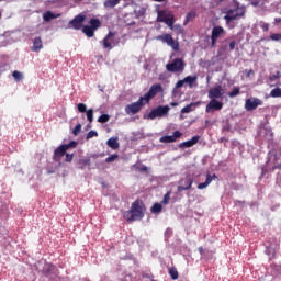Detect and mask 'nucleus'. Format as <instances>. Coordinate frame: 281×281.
<instances>
[{
  "label": "nucleus",
  "mask_w": 281,
  "mask_h": 281,
  "mask_svg": "<svg viewBox=\"0 0 281 281\" xmlns=\"http://www.w3.org/2000/svg\"><path fill=\"white\" fill-rule=\"evenodd\" d=\"M82 32L88 36V38H93L95 35V30L89 25L83 26Z\"/></svg>",
  "instance_id": "25"
},
{
  "label": "nucleus",
  "mask_w": 281,
  "mask_h": 281,
  "mask_svg": "<svg viewBox=\"0 0 281 281\" xmlns=\"http://www.w3.org/2000/svg\"><path fill=\"white\" fill-rule=\"evenodd\" d=\"M64 147H66V150H69V148H76L78 146V142L71 140L68 144H63Z\"/></svg>",
  "instance_id": "39"
},
{
  "label": "nucleus",
  "mask_w": 281,
  "mask_h": 281,
  "mask_svg": "<svg viewBox=\"0 0 281 281\" xmlns=\"http://www.w3.org/2000/svg\"><path fill=\"white\" fill-rule=\"evenodd\" d=\"M169 29L176 32V34H183V27L180 24H172Z\"/></svg>",
  "instance_id": "31"
},
{
  "label": "nucleus",
  "mask_w": 281,
  "mask_h": 281,
  "mask_svg": "<svg viewBox=\"0 0 281 281\" xmlns=\"http://www.w3.org/2000/svg\"><path fill=\"white\" fill-rule=\"evenodd\" d=\"M240 16H245V12L238 13L236 10H228L224 20L226 23H232V21H236V19H240Z\"/></svg>",
  "instance_id": "17"
},
{
  "label": "nucleus",
  "mask_w": 281,
  "mask_h": 281,
  "mask_svg": "<svg viewBox=\"0 0 281 281\" xmlns=\"http://www.w3.org/2000/svg\"><path fill=\"white\" fill-rule=\"evenodd\" d=\"M281 168V156L274 153H268V159L266 161V167H262V175L267 172H273V170H280Z\"/></svg>",
  "instance_id": "2"
},
{
  "label": "nucleus",
  "mask_w": 281,
  "mask_h": 281,
  "mask_svg": "<svg viewBox=\"0 0 281 281\" xmlns=\"http://www.w3.org/2000/svg\"><path fill=\"white\" fill-rule=\"evenodd\" d=\"M144 212H146V206L142 200H135L132 203L131 210L123 213V218L133 223V221H142L144 218Z\"/></svg>",
  "instance_id": "1"
},
{
  "label": "nucleus",
  "mask_w": 281,
  "mask_h": 281,
  "mask_svg": "<svg viewBox=\"0 0 281 281\" xmlns=\"http://www.w3.org/2000/svg\"><path fill=\"white\" fill-rule=\"evenodd\" d=\"M128 26L133 25V24H127Z\"/></svg>",
  "instance_id": "60"
},
{
  "label": "nucleus",
  "mask_w": 281,
  "mask_h": 281,
  "mask_svg": "<svg viewBox=\"0 0 281 281\" xmlns=\"http://www.w3.org/2000/svg\"><path fill=\"white\" fill-rule=\"evenodd\" d=\"M43 47V40L41 37H35L33 41L32 52H38Z\"/></svg>",
  "instance_id": "23"
},
{
  "label": "nucleus",
  "mask_w": 281,
  "mask_h": 281,
  "mask_svg": "<svg viewBox=\"0 0 281 281\" xmlns=\"http://www.w3.org/2000/svg\"><path fill=\"white\" fill-rule=\"evenodd\" d=\"M157 93H164V87H161V83L153 85L148 92L145 93L142 98L145 99L146 104H148V102H150V100H153Z\"/></svg>",
  "instance_id": "7"
},
{
  "label": "nucleus",
  "mask_w": 281,
  "mask_h": 281,
  "mask_svg": "<svg viewBox=\"0 0 281 281\" xmlns=\"http://www.w3.org/2000/svg\"><path fill=\"white\" fill-rule=\"evenodd\" d=\"M109 148H112V150H117L120 148V143L117 142V137H111L106 142Z\"/></svg>",
  "instance_id": "24"
},
{
  "label": "nucleus",
  "mask_w": 281,
  "mask_h": 281,
  "mask_svg": "<svg viewBox=\"0 0 281 281\" xmlns=\"http://www.w3.org/2000/svg\"><path fill=\"white\" fill-rule=\"evenodd\" d=\"M247 77L249 78V76L254 75V70H246Z\"/></svg>",
  "instance_id": "52"
},
{
  "label": "nucleus",
  "mask_w": 281,
  "mask_h": 281,
  "mask_svg": "<svg viewBox=\"0 0 281 281\" xmlns=\"http://www.w3.org/2000/svg\"><path fill=\"white\" fill-rule=\"evenodd\" d=\"M223 109V102L216 100V99H211V101L207 103L205 108L206 113H214V111H221Z\"/></svg>",
  "instance_id": "13"
},
{
  "label": "nucleus",
  "mask_w": 281,
  "mask_h": 281,
  "mask_svg": "<svg viewBox=\"0 0 281 281\" xmlns=\"http://www.w3.org/2000/svg\"><path fill=\"white\" fill-rule=\"evenodd\" d=\"M42 273L45 278H48L49 281H54L58 278V269L52 263H45Z\"/></svg>",
  "instance_id": "5"
},
{
  "label": "nucleus",
  "mask_w": 281,
  "mask_h": 281,
  "mask_svg": "<svg viewBox=\"0 0 281 281\" xmlns=\"http://www.w3.org/2000/svg\"><path fill=\"white\" fill-rule=\"evenodd\" d=\"M180 183L183 184L178 186V192H183L184 190H190L192 188V183H194V180H192L190 176H187L180 181Z\"/></svg>",
  "instance_id": "18"
},
{
  "label": "nucleus",
  "mask_w": 281,
  "mask_h": 281,
  "mask_svg": "<svg viewBox=\"0 0 281 281\" xmlns=\"http://www.w3.org/2000/svg\"><path fill=\"white\" fill-rule=\"evenodd\" d=\"M89 24L90 27H93L94 31L102 26V22H100L99 19H90Z\"/></svg>",
  "instance_id": "28"
},
{
  "label": "nucleus",
  "mask_w": 281,
  "mask_h": 281,
  "mask_svg": "<svg viewBox=\"0 0 281 281\" xmlns=\"http://www.w3.org/2000/svg\"><path fill=\"white\" fill-rule=\"evenodd\" d=\"M181 135H183L181 132L175 131L173 135H171V136H169V135L162 136V137L159 138V142L161 144H172V143L177 142V139H179V137H181Z\"/></svg>",
  "instance_id": "15"
},
{
  "label": "nucleus",
  "mask_w": 281,
  "mask_h": 281,
  "mask_svg": "<svg viewBox=\"0 0 281 281\" xmlns=\"http://www.w3.org/2000/svg\"><path fill=\"white\" fill-rule=\"evenodd\" d=\"M53 19H56V15H54V13H52V11H47L43 14V20L46 22H49Z\"/></svg>",
  "instance_id": "33"
},
{
  "label": "nucleus",
  "mask_w": 281,
  "mask_h": 281,
  "mask_svg": "<svg viewBox=\"0 0 281 281\" xmlns=\"http://www.w3.org/2000/svg\"><path fill=\"white\" fill-rule=\"evenodd\" d=\"M79 113H87V105L85 103L77 104Z\"/></svg>",
  "instance_id": "43"
},
{
  "label": "nucleus",
  "mask_w": 281,
  "mask_h": 281,
  "mask_svg": "<svg viewBox=\"0 0 281 281\" xmlns=\"http://www.w3.org/2000/svg\"><path fill=\"white\" fill-rule=\"evenodd\" d=\"M170 106L168 105H159L156 109H153L148 114L147 119L148 120H155L157 117H164L167 113H169Z\"/></svg>",
  "instance_id": "6"
},
{
  "label": "nucleus",
  "mask_w": 281,
  "mask_h": 281,
  "mask_svg": "<svg viewBox=\"0 0 281 281\" xmlns=\"http://www.w3.org/2000/svg\"><path fill=\"white\" fill-rule=\"evenodd\" d=\"M66 155H67V149L65 145H60L54 150L53 159L57 161V164H60L63 157H65Z\"/></svg>",
  "instance_id": "16"
},
{
  "label": "nucleus",
  "mask_w": 281,
  "mask_h": 281,
  "mask_svg": "<svg viewBox=\"0 0 281 281\" xmlns=\"http://www.w3.org/2000/svg\"><path fill=\"white\" fill-rule=\"evenodd\" d=\"M120 4V0H105L103 5L104 8H110V9H113L115 8V5H119Z\"/></svg>",
  "instance_id": "27"
},
{
  "label": "nucleus",
  "mask_w": 281,
  "mask_h": 281,
  "mask_svg": "<svg viewBox=\"0 0 281 281\" xmlns=\"http://www.w3.org/2000/svg\"><path fill=\"white\" fill-rule=\"evenodd\" d=\"M144 102L145 99L140 97L137 102L127 104L125 106V113H127V115H137V113H139V111H142L144 108Z\"/></svg>",
  "instance_id": "4"
},
{
  "label": "nucleus",
  "mask_w": 281,
  "mask_h": 281,
  "mask_svg": "<svg viewBox=\"0 0 281 281\" xmlns=\"http://www.w3.org/2000/svg\"><path fill=\"white\" fill-rule=\"evenodd\" d=\"M223 86L217 85L214 88L209 90V99L210 100H218V98H223L224 94Z\"/></svg>",
  "instance_id": "12"
},
{
  "label": "nucleus",
  "mask_w": 281,
  "mask_h": 281,
  "mask_svg": "<svg viewBox=\"0 0 281 281\" xmlns=\"http://www.w3.org/2000/svg\"><path fill=\"white\" fill-rule=\"evenodd\" d=\"M92 137H98V132L95 131L88 132L86 139H92Z\"/></svg>",
  "instance_id": "46"
},
{
  "label": "nucleus",
  "mask_w": 281,
  "mask_h": 281,
  "mask_svg": "<svg viewBox=\"0 0 281 281\" xmlns=\"http://www.w3.org/2000/svg\"><path fill=\"white\" fill-rule=\"evenodd\" d=\"M115 36V33L109 32V34L103 38V47L104 49H113V46L111 45V38Z\"/></svg>",
  "instance_id": "21"
},
{
  "label": "nucleus",
  "mask_w": 281,
  "mask_h": 281,
  "mask_svg": "<svg viewBox=\"0 0 281 281\" xmlns=\"http://www.w3.org/2000/svg\"><path fill=\"white\" fill-rule=\"evenodd\" d=\"M220 2L224 1V0H218Z\"/></svg>",
  "instance_id": "59"
},
{
  "label": "nucleus",
  "mask_w": 281,
  "mask_h": 281,
  "mask_svg": "<svg viewBox=\"0 0 281 281\" xmlns=\"http://www.w3.org/2000/svg\"><path fill=\"white\" fill-rule=\"evenodd\" d=\"M270 98H281V89L274 88L270 92Z\"/></svg>",
  "instance_id": "36"
},
{
  "label": "nucleus",
  "mask_w": 281,
  "mask_h": 281,
  "mask_svg": "<svg viewBox=\"0 0 281 281\" xmlns=\"http://www.w3.org/2000/svg\"><path fill=\"white\" fill-rule=\"evenodd\" d=\"M223 34H225V29H223V26H214L212 29V33H211L212 47L216 46L218 38H221V36H223Z\"/></svg>",
  "instance_id": "10"
},
{
  "label": "nucleus",
  "mask_w": 281,
  "mask_h": 281,
  "mask_svg": "<svg viewBox=\"0 0 281 281\" xmlns=\"http://www.w3.org/2000/svg\"><path fill=\"white\" fill-rule=\"evenodd\" d=\"M271 41H281V34L280 33H272L270 34Z\"/></svg>",
  "instance_id": "45"
},
{
  "label": "nucleus",
  "mask_w": 281,
  "mask_h": 281,
  "mask_svg": "<svg viewBox=\"0 0 281 281\" xmlns=\"http://www.w3.org/2000/svg\"><path fill=\"white\" fill-rule=\"evenodd\" d=\"M170 194L171 192L168 191L165 195H164V199L161 201L162 205H168V203H170Z\"/></svg>",
  "instance_id": "41"
},
{
  "label": "nucleus",
  "mask_w": 281,
  "mask_h": 281,
  "mask_svg": "<svg viewBox=\"0 0 281 281\" xmlns=\"http://www.w3.org/2000/svg\"><path fill=\"white\" fill-rule=\"evenodd\" d=\"M155 1L162 2V1H166V0H155Z\"/></svg>",
  "instance_id": "57"
},
{
  "label": "nucleus",
  "mask_w": 281,
  "mask_h": 281,
  "mask_svg": "<svg viewBox=\"0 0 281 281\" xmlns=\"http://www.w3.org/2000/svg\"><path fill=\"white\" fill-rule=\"evenodd\" d=\"M259 27L262 30V32H267L270 27L269 23L261 22L259 24Z\"/></svg>",
  "instance_id": "48"
},
{
  "label": "nucleus",
  "mask_w": 281,
  "mask_h": 281,
  "mask_svg": "<svg viewBox=\"0 0 281 281\" xmlns=\"http://www.w3.org/2000/svg\"><path fill=\"white\" fill-rule=\"evenodd\" d=\"M183 80L184 85H189V87H192L194 82H196V76H187Z\"/></svg>",
  "instance_id": "29"
},
{
  "label": "nucleus",
  "mask_w": 281,
  "mask_h": 281,
  "mask_svg": "<svg viewBox=\"0 0 281 281\" xmlns=\"http://www.w3.org/2000/svg\"><path fill=\"white\" fill-rule=\"evenodd\" d=\"M80 131H82V125L81 124H77L74 127L72 133H74V135H78L80 133Z\"/></svg>",
  "instance_id": "47"
},
{
  "label": "nucleus",
  "mask_w": 281,
  "mask_h": 281,
  "mask_svg": "<svg viewBox=\"0 0 281 281\" xmlns=\"http://www.w3.org/2000/svg\"><path fill=\"white\" fill-rule=\"evenodd\" d=\"M262 106V100L255 98V99H247L245 102L246 111H256L257 108Z\"/></svg>",
  "instance_id": "14"
},
{
  "label": "nucleus",
  "mask_w": 281,
  "mask_h": 281,
  "mask_svg": "<svg viewBox=\"0 0 281 281\" xmlns=\"http://www.w3.org/2000/svg\"><path fill=\"white\" fill-rule=\"evenodd\" d=\"M166 69L167 71H170V74H183L186 63H183V59L181 58H176L172 63L166 65Z\"/></svg>",
  "instance_id": "3"
},
{
  "label": "nucleus",
  "mask_w": 281,
  "mask_h": 281,
  "mask_svg": "<svg viewBox=\"0 0 281 281\" xmlns=\"http://www.w3.org/2000/svg\"><path fill=\"white\" fill-rule=\"evenodd\" d=\"M64 156H66L65 161L67 164H71V161H74V154H67L66 153V155H64Z\"/></svg>",
  "instance_id": "49"
},
{
  "label": "nucleus",
  "mask_w": 281,
  "mask_h": 281,
  "mask_svg": "<svg viewBox=\"0 0 281 281\" xmlns=\"http://www.w3.org/2000/svg\"><path fill=\"white\" fill-rule=\"evenodd\" d=\"M201 136H193L190 140L182 142L179 144V148H192L195 144H199Z\"/></svg>",
  "instance_id": "19"
},
{
  "label": "nucleus",
  "mask_w": 281,
  "mask_h": 281,
  "mask_svg": "<svg viewBox=\"0 0 281 281\" xmlns=\"http://www.w3.org/2000/svg\"><path fill=\"white\" fill-rule=\"evenodd\" d=\"M161 210H164V206H161V204L159 203H155L153 206H151V212L154 214H159V212H161Z\"/></svg>",
  "instance_id": "37"
},
{
  "label": "nucleus",
  "mask_w": 281,
  "mask_h": 281,
  "mask_svg": "<svg viewBox=\"0 0 281 281\" xmlns=\"http://www.w3.org/2000/svg\"><path fill=\"white\" fill-rule=\"evenodd\" d=\"M12 76L16 82H21V80H23V74H21L19 70L13 71Z\"/></svg>",
  "instance_id": "38"
},
{
  "label": "nucleus",
  "mask_w": 281,
  "mask_h": 281,
  "mask_svg": "<svg viewBox=\"0 0 281 281\" xmlns=\"http://www.w3.org/2000/svg\"><path fill=\"white\" fill-rule=\"evenodd\" d=\"M196 105H199V102H196V103H190V104H188L187 106H184V108H182L181 109V113H192V106H196Z\"/></svg>",
  "instance_id": "32"
},
{
  "label": "nucleus",
  "mask_w": 281,
  "mask_h": 281,
  "mask_svg": "<svg viewBox=\"0 0 281 281\" xmlns=\"http://www.w3.org/2000/svg\"><path fill=\"white\" fill-rule=\"evenodd\" d=\"M157 41L166 43L170 48L173 49V52H179V42H175V38L170 34L166 33L158 35Z\"/></svg>",
  "instance_id": "8"
},
{
  "label": "nucleus",
  "mask_w": 281,
  "mask_h": 281,
  "mask_svg": "<svg viewBox=\"0 0 281 281\" xmlns=\"http://www.w3.org/2000/svg\"><path fill=\"white\" fill-rule=\"evenodd\" d=\"M236 95H240V88L234 87L231 92H228V98H236Z\"/></svg>",
  "instance_id": "34"
},
{
  "label": "nucleus",
  "mask_w": 281,
  "mask_h": 281,
  "mask_svg": "<svg viewBox=\"0 0 281 281\" xmlns=\"http://www.w3.org/2000/svg\"><path fill=\"white\" fill-rule=\"evenodd\" d=\"M229 49H231V52H234V49H236V41H232L229 43Z\"/></svg>",
  "instance_id": "51"
},
{
  "label": "nucleus",
  "mask_w": 281,
  "mask_h": 281,
  "mask_svg": "<svg viewBox=\"0 0 281 281\" xmlns=\"http://www.w3.org/2000/svg\"><path fill=\"white\" fill-rule=\"evenodd\" d=\"M274 23H281V18H276Z\"/></svg>",
  "instance_id": "53"
},
{
  "label": "nucleus",
  "mask_w": 281,
  "mask_h": 281,
  "mask_svg": "<svg viewBox=\"0 0 281 281\" xmlns=\"http://www.w3.org/2000/svg\"><path fill=\"white\" fill-rule=\"evenodd\" d=\"M119 155L117 154H113L111 156H109L108 158H105V164H113V161H115V159H119Z\"/></svg>",
  "instance_id": "40"
},
{
  "label": "nucleus",
  "mask_w": 281,
  "mask_h": 281,
  "mask_svg": "<svg viewBox=\"0 0 281 281\" xmlns=\"http://www.w3.org/2000/svg\"><path fill=\"white\" fill-rule=\"evenodd\" d=\"M143 170H146V167H144Z\"/></svg>",
  "instance_id": "58"
},
{
  "label": "nucleus",
  "mask_w": 281,
  "mask_h": 281,
  "mask_svg": "<svg viewBox=\"0 0 281 281\" xmlns=\"http://www.w3.org/2000/svg\"><path fill=\"white\" fill-rule=\"evenodd\" d=\"M87 166H91V158H81L77 161V168L79 170H85Z\"/></svg>",
  "instance_id": "22"
},
{
  "label": "nucleus",
  "mask_w": 281,
  "mask_h": 281,
  "mask_svg": "<svg viewBox=\"0 0 281 281\" xmlns=\"http://www.w3.org/2000/svg\"><path fill=\"white\" fill-rule=\"evenodd\" d=\"M217 178L218 177H216V173H214L213 176L207 173L205 182H201L198 184V190H205V188H207V186H210V183H212V180L217 179Z\"/></svg>",
  "instance_id": "20"
},
{
  "label": "nucleus",
  "mask_w": 281,
  "mask_h": 281,
  "mask_svg": "<svg viewBox=\"0 0 281 281\" xmlns=\"http://www.w3.org/2000/svg\"><path fill=\"white\" fill-rule=\"evenodd\" d=\"M87 15L79 14L69 22V25L72 27V30H82V24L85 23Z\"/></svg>",
  "instance_id": "11"
},
{
  "label": "nucleus",
  "mask_w": 281,
  "mask_h": 281,
  "mask_svg": "<svg viewBox=\"0 0 281 281\" xmlns=\"http://www.w3.org/2000/svg\"><path fill=\"white\" fill-rule=\"evenodd\" d=\"M177 104H178V103L173 102V103H171V106H177Z\"/></svg>",
  "instance_id": "55"
},
{
  "label": "nucleus",
  "mask_w": 281,
  "mask_h": 281,
  "mask_svg": "<svg viewBox=\"0 0 281 281\" xmlns=\"http://www.w3.org/2000/svg\"><path fill=\"white\" fill-rule=\"evenodd\" d=\"M157 21L159 23H166L168 27H172L175 25V15L172 13H166V11H159Z\"/></svg>",
  "instance_id": "9"
},
{
  "label": "nucleus",
  "mask_w": 281,
  "mask_h": 281,
  "mask_svg": "<svg viewBox=\"0 0 281 281\" xmlns=\"http://www.w3.org/2000/svg\"><path fill=\"white\" fill-rule=\"evenodd\" d=\"M280 78H281V74H280V71H277V74L271 75L269 77V80H270V82H274V80H280Z\"/></svg>",
  "instance_id": "42"
},
{
  "label": "nucleus",
  "mask_w": 281,
  "mask_h": 281,
  "mask_svg": "<svg viewBox=\"0 0 281 281\" xmlns=\"http://www.w3.org/2000/svg\"><path fill=\"white\" fill-rule=\"evenodd\" d=\"M200 254H203V247H199Z\"/></svg>",
  "instance_id": "54"
},
{
  "label": "nucleus",
  "mask_w": 281,
  "mask_h": 281,
  "mask_svg": "<svg viewBox=\"0 0 281 281\" xmlns=\"http://www.w3.org/2000/svg\"><path fill=\"white\" fill-rule=\"evenodd\" d=\"M86 113L88 122H93V109L88 110Z\"/></svg>",
  "instance_id": "44"
},
{
  "label": "nucleus",
  "mask_w": 281,
  "mask_h": 281,
  "mask_svg": "<svg viewBox=\"0 0 281 281\" xmlns=\"http://www.w3.org/2000/svg\"><path fill=\"white\" fill-rule=\"evenodd\" d=\"M169 276L171 280H179V271H177V268H169Z\"/></svg>",
  "instance_id": "30"
},
{
  "label": "nucleus",
  "mask_w": 281,
  "mask_h": 281,
  "mask_svg": "<svg viewBox=\"0 0 281 281\" xmlns=\"http://www.w3.org/2000/svg\"><path fill=\"white\" fill-rule=\"evenodd\" d=\"M194 19H196V12L191 11L187 13L183 25H188V23H190V21H194Z\"/></svg>",
  "instance_id": "26"
},
{
  "label": "nucleus",
  "mask_w": 281,
  "mask_h": 281,
  "mask_svg": "<svg viewBox=\"0 0 281 281\" xmlns=\"http://www.w3.org/2000/svg\"><path fill=\"white\" fill-rule=\"evenodd\" d=\"M236 203L243 204V201H236Z\"/></svg>",
  "instance_id": "56"
},
{
  "label": "nucleus",
  "mask_w": 281,
  "mask_h": 281,
  "mask_svg": "<svg viewBox=\"0 0 281 281\" xmlns=\"http://www.w3.org/2000/svg\"><path fill=\"white\" fill-rule=\"evenodd\" d=\"M183 85H186V81L182 79V80H179L177 83H176V89H181V87H183Z\"/></svg>",
  "instance_id": "50"
},
{
  "label": "nucleus",
  "mask_w": 281,
  "mask_h": 281,
  "mask_svg": "<svg viewBox=\"0 0 281 281\" xmlns=\"http://www.w3.org/2000/svg\"><path fill=\"white\" fill-rule=\"evenodd\" d=\"M109 120H111V116L109 114H102L98 117V122L100 124H106V122H109Z\"/></svg>",
  "instance_id": "35"
}]
</instances>
